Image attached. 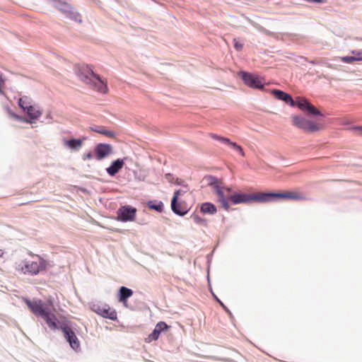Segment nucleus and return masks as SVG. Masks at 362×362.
<instances>
[{"mask_svg": "<svg viewBox=\"0 0 362 362\" xmlns=\"http://www.w3.org/2000/svg\"><path fill=\"white\" fill-rule=\"evenodd\" d=\"M280 199L300 200L303 197L293 192H262L255 194L235 193L229 197V199L234 204L247 203L250 201L264 203L276 201Z\"/></svg>", "mask_w": 362, "mask_h": 362, "instance_id": "1", "label": "nucleus"}, {"mask_svg": "<svg viewBox=\"0 0 362 362\" xmlns=\"http://www.w3.org/2000/svg\"><path fill=\"white\" fill-rule=\"evenodd\" d=\"M76 74L78 78L83 83L100 93L107 91V85L101 80L100 76L95 74L90 66L87 65L78 66L76 68Z\"/></svg>", "mask_w": 362, "mask_h": 362, "instance_id": "2", "label": "nucleus"}, {"mask_svg": "<svg viewBox=\"0 0 362 362\" xmlns=\"http://www.w3.org/2000/svg\"><path fill=\"white\" fill-rule=\"evenodd\" d=\"M25 303L32 313L36 317L42 318L51 329L57 328L58 320L56 315L49 308L44 306L41 300H26Z\"/></svg>", "mask_w": 362, "mask_h": 362, "instance_id": "3", "label": "nucleus"}, {"mask_svg": "<svg viewBox=\"0 0 362 362\" xmlns=\"http://www.w3.org/2000/svg\"><path fill=\"white\" fill-rule=\"evenodd\" d=\"M46 267V261L39 256H35L33 259H23L16 262L15 268L23 274L35 276L45 271Z\"/></svg>", "mask_w": 362, "mask_h": 362, "instance_id": "4", "label": "nucleus"}, {"mask_svg": "<svg viewBox=\"0 0 362 362\" xmlns=\"http://www.w3.org/2000/svg\"><path fill=\"white\" fill-rule=\"evenodd\" d=\"M47 1L66 18L77 23L82 22L81 16L66 0H47Z\"/></svg>", "mask_w": 362, "mask_h": 362, "instance_id": "5", "label": "nucleus"}, {"mask_svg": "<svg viewBox=\"0 0 362 362\" xmlns=\"http://www.w3.org/2000/svg\"><path fill=\"white\" fill-rule=\"evenodd\" d=\"M202 181L205 182L206 185L213 187L214 192L217 195L218 202H219L221 204L222 207L224 209L228 210L230 205L228 202V199H229V197L228 198L227 196L225 195L224 192L218 185V179L214 176L207 175L203 178Z\"/></svg>", "mask_w": 362, "mask_h": 362, "instance_id": "6", "label": "nucleus"}, {"mask_svg": "<svg viewBox=\"0 0 362 362\" xmlns=\"http://www.w3.org/2000/svg\"><path fill=\"white\" fill-rule=\"evenodd\" d=\"M23 112L27 114L28 117L19 116V115H16V113H14L13 112H12L11 110H8V114L13 119L20 121L22 122L29 123V124L35 123L36 122V120L42 114V112L39 108V107L34 105H29V107Z\"/></svg>", "mask_w": 362, "mask_h": 362, "instance_id": "7", "label": "nucleus"}, {"mask_svg": "<svg viewBox=\"0 0 362 362\" xmlns=\"http://www.w3.org/2000/svg\"><path fill=\"white\" fill-rule=\"evenodd\" d=\"M292 122L293 125L307 132H315L319 130L317 124L301 116H293Z\"/></svg>", "mask_w": 362, "mask_h": 362, "instance_id": "8", "label": "nucleus"}, {"mask_svg": "<svg viewBox=\"0 0 362 362\" xmlns=\"http://www.w3.org/2000/svg\"><path fill=\"white\" fill-rule=\"evenodd\" d=\"M91 310L103 317L110 320L117 319V313L115 310H111L110 306L105 303H93L91 305Z\"/></svg>", "mask_w": 362, "mask_h": 362, "instance_id": "9", "label": "nucleus"}, {"mask_svg": "<svg viewBox=\"0 0 362 362\" xmlns=\"http://www.w3.org/2000/svg\"><path fill=\"white\" fill-rule=\"evenodd\" d=\"M136 214V208L130 205L122 206L117 211V220L122 222L133 221L135 219Z\"/></svg>", "mask_w": 362, "mask_h": 362, "instance_id": "10", "label": "nucleus"}, {"mask_svg": "<svg viewBox=\"0 0 362 362\" xmlns=\"http://www.w3.org/2000/svg\"><path fill=\"white\" fill-rule=\"evenodd\" d=\"M296 106L302 111L306 112L312 116H322L320 111H319L314 105H313L307 99L297 97Z\"/></svg>", "mask_w": 362, "mask_h": 362, "instance_id": "11", "label": "nucleus"}, {"mask_svg": "<svg viewBox=\"0 0 362 362\" xmlns=\"http://www.w3.org/2000/svg\"><path fill=\"white\" fill-rule=\"evenodd\" d=\"M239 75L247 86L257 89L263 88L264 86L257 76L245 71H240Z\"/></svg>", "mask_w": 362, "mask_h": 362, "instance_id": "12", "label": "nucleus"}, {"mask_svg": "<svg viewBox=\"0 0 362 362\" xmlns=\"http://www.w3.org/2000/svg\"><path fill=\"white\" fill-rule=\"evenodd\" d=\"M95 158L102 160L112 153V146L108 144L100 143L95 146Z\"/></svg>", "mask_w": 362, "mask_h": 362, "instance_id": "13", "label": "nucleus"}, {"mask_svg": "<svg viewBox=\"0 0 362 362\" xmlns=\"http://www.w3.org/2000/svg\"><path fill=\"white\" fill-rule=\"evenodd\" d=\"M62 330L71 347L74 350H77L80 347V343L72 329L67 325H64L62 327Z\"/></svg>", "mask_w": 362, "mask_h": 362, "instance_id": "14", "label": "nucleus"}, {"mask_svg": "<svg viewBox=\"0 0 362 362\" xmlns=\"http://www.w3.org/2000/svg\"><path fill=\"white\" fill-rule=\"evenodd\" d=\"M211 137L237 151L242 156H245L243 148L236 143L231 141L228 138L221 136L215 134H211Z\"/></svg>", "mask_w": 362, "mask_h": 362, "instance_id": "15", "label": "nucleus"}, {"mask_svg": "<svg viewBox=\"0 0 362 362\" xmlns=\"http://www.w3.org/2000/svg\"><path fill=\"white\" fill-rule=\"evenodd\" d=\"M272 94L278 100L285 102L291 107L296 106V100H294L291 95L281 90L274 89L272 91Z\"/></svg>", "mask_w": 362, "mask_h": 362, "instance_id": "16", "label": "nucleus"}, {"mask_svg": "<svg viewBox=\"0 0 362 362\" xmlns=\"http://www.w3.org/2000/svg\"><path fill=\"white\" fill-rule=\"evenodd\" d=\"M86 139V137H83L82 139H64V146L67 147L71 151H78L82 145L83 142Z\"/></svg>", "mask_w": 362, "mask_h": 362, "instance_id": "17", "label": "nucleus"}, {"mask_svg": "<svg viewBox=\"0 0 362 362\" xmlns=\"http://www.w3.org/2000/svg\"><path fill=\"white\" fill-rule=\"evenodd\" d=\"M124 164V159L117 158L106 168V172L110 176H115L123 168Z\"/></svg>", "mask_w": 362, "mask_h": 362, "instance_id": "18", "label": "nucleus"}, {"mask_svg": "<svg viewBox=\"0 0 362 362\" xmlns=\"http://www.w3.org/2000/svg\"><path fill=\"white\" fill-rule=\"evenodd\" d=\"M133 295V291L127 287L121 286L119 289L118 299L119 301L126 305L127 299Z\"/></svg>", "mask_w": 362, "mask_h": 362, "instance_id": "19", "label": "nucleus"}, {"mask_svg": "<svg viewBox=\"0 0 362 362\" xmlns=\"http://www.w3.org/2000/svg\"><path fill=\"white\" fill-rule=\"evenodd\" d=\"M172 211L177 215L184 216L187 214V211L181 207V204L177 200L176 196H173L171 200Z\"/></svg>", "mask_w": 362, "mask_h": 362, "instance_id": "20", "label": "nucleus"}, {"mask_svg": "<svg viewBox=\"0 0 362 362\" xmlns=\"http://www.w3.org/2000/svg\"><path fill=\"white\" fill-rule=\"evenodd\" d=\"M200 211L204 214H215L217 211L216 206L211 202H205L201 205Z\"/></svg>", "mask_w": 362, "mask_h": 362, "instance_id": "21", "label": "nucleus"}, {"mask_svg": "<svg viewBox=\"0 0 362 362\" xmlns=\"http://www.w3.org/2000/svg\"><path fill=\"white\" fill-rule=\"evenodd\" d=\"M18 105L19 107L25 111L26 109L29 107V105H33L32 100L28 96H23L18 99Z\"/></svg>", "mask_w": 362, "mask_h": 362, "instance_id": "22", "label": "nucleus"}, {"mask_svg": "<svg viewBox=\"0 0 362 362\" xmlns=\"http://www.w3.org/2000/svg\"><path fill=\"white\" fill-rule=\"evenodd\" d=\"M148 206L150 209H154L158 212H161L163 209V204L161 202H159L158 203H155L153 201H149L148 202Z\"/></svg>", "mask_w": 362, "mask_h": 362, "instance_id": "23", "label": "nucleus"}, {"mask_svg": "<svg viewBox=\"0 0 362 362\" xmlns=\"http://www.w3.org/2000/svg\"><path fill=\"white\" fill-rule=\"evenodd\" d=\"M340 60L342 62L346 63V64H353L354 62H356V59L354 54H353V56H346V57H340Z\"/></svg>", "mask_w": 362, "mask_h": 362, "instance_id": "24", "label": "nucleus"}, {"mask_svg": "<svg viewBox=\"0 0 362 362\" xmlns=\"http://www.w3.org/2000/svg\"><path fill=\"white\" fill-rule=\"evenodd\" d=\"M168 328V325L165 322H159L156 324L155 329L160 333L162 331L166 330Z\"/></svg>", "mask_w": 362, "mask_h": 362, "instance_id": "25", "label": "nucleus"}, {"mask_svg": "<svg viewBox=\"0 0 362 362\" xmlns=\"http://www.w3.org/2000/svg\"><path fill=\"white\" fill-rule=\"evenodd\" d=\"M101 134L107 136L109 138H115L116 134L113 131H110L105 127L102 129Z\"/></svg>", "mask_w": 362, "mask_h": 362, "instance_id": "26", "label": "nucleus"}, {"mask_svg": "<svg viewBox=\"0 0 362 362\" xmlns=\"http://www.w3.org/2000/svg\"><path fill=\"white\" fill-rule=\"evenodd\" d=\"M159 331L154 328L153 331L148 335L149 341L157 340L160 335Z\"/></svg>", "mask_w": 362, "mask_h": 362, "instance_id": "27", "label": "nucleus"}, {"mask_svg": "<svg viewBox=\"0 0 362 362\" xmlns=\"http://www.w3.org/2000/svg\"><path fill=\"white\" fill-rule=\"evenodd\" d=\"M351 53L354 55L356 62L362 61V50H353Z\"/></svg>", "mask_w": 362, "mask_h": 362, "instance_id": "28", "label": "nucleus"}, {"mask_svg": "<svg viewBox=\"0 0 362 362\" xmlns=\"http://www.w3.org/2000/svg\"><path fill=\"white\" fill-rule=\"evenodd\" d=\"M351 130L358 135L362 136V126H356L351 127Z\"/></svg>", "mask_w": 362, "mask_h": 362, "instance_id": "29", "label": "nucleus"}, {"mask_svg": "<svg viewBox=\"0 0 362 362\" xmlns=\"http://www.w3.org/2000/svg\"><path fill=\"white\" fill-rule=\"evenodd\" d=\"M234 47L237 51H240L243 47V44L239 42L236 39H234Z\"/></svg>", "mask_w": 362, "mask_h": 362, "instance_id": "30", "label": "nucleus"}, {"mask_svg": "<svg viewBox=\"0 0 362 362\" xmlns=\"http://www.w3.org/2000/svg\"><path fill=\"white\" fill-rule=\"evenodd\" d=\"M5 83V79L3 78L1 75H0V94L2 95H5V92L3 90L2 87Z\"/></svg>", "mask_w": 362, "mask_h": 362, "instance_id": "31", "label": "nucleus"}, {"mask_svg": "<svg viewBox=\"0 0 362 362\" xmlns=\"http://www.w3.org/2000/svg\"><path fill=\"white\" fill-rule=\"evenodd\" d=\"M193 219L197 224H202L204 222V220L197 215L193 216Z\"/></svg>", "mask_w": 362, "mask_h": 362, "instance_id": "32", "label": "nucleus"}, {"mask_svg": "<svg viewBox=\"0 0 362 362\" xmlns=\"http://www.w3.org/2000/svg\"><path fill=\"white\" fill-rule=\"evenodd\" d=\"M105 127L103 126H96L95 127H91L92 131L101 134L102 129H104Z\"/></svg>", "mask_w": 362, "mask_h": 362, "instance_id": "33", "label": "nucleus"}, {"mask_svg": "<svg viewBox=\"0 0 362 362\" xmlns=\"http://www.w3.org/2000/svg\"><path fill=\"white\" fill-rule=\"evenodd\" d=\"M94 157L93 154L91 152H88L86 153H84L83 156V159L84 160L92 159Z\"/></svg>", "mask_w": 362, "mask_h": 362, "instance_id": "34", "label": "nucleus"}, {"mask_svg": "<svg viewBox=\"0 0 362 362\" xmlns=\"http://www.w3.org/2000/svg\"><path fill=\"white\" fill-rule=\"evenodd\" d=\"M165 179L169 182H173V180H174V177L173 175V174L171 173H167L165 175Z\"/></svg>", "mask_w": 362, "mask_h": 362, "instance_id": "35", "label": "nucleus"}, {"mask_svg": "<svg viewBox=\"0 0 362 362\" xmlns=\"http://www.w3.org/2000/svg\"><path fill=\"white\" fill-rule=\"evenodd\" d=\"M187 192V190L185 191H182V190H180V189H177L176 190L175 192H174V195L173 196H176L177 197V199H178V197L182 194H184Z\"/></svg>", "mask_w": 362, "mask_h": 362, "instance_id": "36", "label": "nucleus"}, {"mask_svg": "<svg viewBox=\"0 0 362 362\" xmlns=\"http://www.w3.org/2000/svg\"><path fill=\"white\" fill-rule=\"evenodd\" d=\"M184 181L182 180H180L179 178H177L176 180H175V184L177 185H181V186H185L186 187L185 185H184Z\"/></svg>", "mask_w": 362, "mask_h": 362, "instance_id": "37", "label": "nucleus"}, {"mask_svg": "<svg viewBox=\"0 0 362 362\" xmlns=\"http://www.w3.org/2000/svg\"><path fill=\"white\" fill-rule=\"evenodd\" d=\"M216 299L218 300V302H219L221 303V305L222 306H224L223 304L220 301V300L218 299V298L216 296H215Z\"/></svg>", "mask_w": 362, "mask_h": 362, "instance_id": "38", "label": "nucleus"}, {"mask_svg": "<svg viewBox=\"0 0 362 362\" xmlns=\"http://www.w3.org/2000/svg\"><path fill=\"white\" fill-rule=\"evenodd\" d=\"M4 252L1 250H0V257H1L3 255Z\"/></svg>", "mask_w": 362, "mask_h": 362, "instance_id": "39", "label": "nucleus"}, {"mask_svg": "<svg viewBox=\"0 0 362 362\" xmlns=\"http://www.w3.org/2000/svg\"><path fill=\"white\" fill-rule=\"evenodd\" d=\"M47 118H49V119H52V118H51V117H50V115H49V114L47 115Z\"/></svg>", "mask_w": 362, "mask_h": 362, "instance_id": "40", "label": "nucleus"}]
</instances>
